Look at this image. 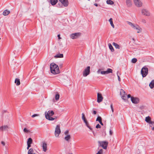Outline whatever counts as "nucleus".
<instances>
[{
	"mask_svg": "<svg viewBox=\"0 0 154 154\" xmlns=\"http://www.w3.org/2000/svg\"><path fill=\"white\" fill-rule=\"evenodd\" d=\"M50 69L51 73L54 74L60 73L59 67L54 63H52L50 65Z\"/></svg>",
	"mask_w": 154,
	"mask_h": 154,
	"instance_id": "1",
	"label": "nucleus"
},
{
	"mask_svg": "<svg viewBox=\"0 0 154 154\" xmlns=\"http://www.w3.org/2000/svg\"><path fill=\"white\" fill-rule=\"evenodd\" d=\"M54 114V112L52 110H49L48 112H45V115L46 118L50 121L54 120L55 119L57 118L56 117L55 118H53L51 117Z\"/></svg>",
	"mask_w": 154,
	"mask_h": 154,
	"instance_id": "2",
	"label": "nucleus"
},
{
	"mask_svg": "<svg viewBox=\"0 0 154 154\" xmlns=\"http://www.w3.org/2000/svg\"><path fill=\"white\" fill-rule=\"evenodd\" d=\"M127 23L133 29L136 30L137 33H139L141 32L142 29L137 24L134 25L133 23L129 21H127Z\"/></svg>",
	"mask_w": 154,
	"mask_h": 154,
	"instance_id": "3",
	"label": "nucleus"
},
{
	"mask_svg": "<svg viewBox=\"0 0 154 154\" xmlns=\"http://www.w3.org/2000/svg\"><path fill=\"white\" fill-rule=\"evenodd\" d=\"M148 68L145 66L143 67L141 70V73L143 77L146 76L148 73Z\"/></svg>",
	"mask_w": 154,
	"mask_h": 154,
	"instance_id": "4",
	"label": "nucleus"
},
{
	"mask_svg": "<svg viewBox=\"0 0 154 154\" xmlns=\"http://www.w3.org/2000/svg\"><path fill=\"white\" fill-rule=\"evenodd\" d=\"M98 143L102 148L104 149H106L108 145V143L107 141H99Z\"/></svg>",
	"mask_w": 154,
	"mask_h": 154,
	"instance_id": "5",
	"label": "nucleus"
},
{
	"mask_svg": "<svg viewBox=\"0 0 154 154\" xmlns=\"http://www.w3.org/2000/svg\"><path fill=\"white\" fill-rule=\"evenodd\" d=\"M60 125H57L56 126L55 131V135L56 137H58L59 134L61 133L60 129Z\"/></svg>",
	"mask_w": 154,
	"mask_h": 154,
	"instance_id": "6",
	"label": "nucleus"
},
{
	"mask_svg": "<svg viewBox=\"0 0 154 154\" xmlns=\"http://www.w3.org/2000/svg\"><path fill=\"white\" fill-rule=\"evenodd\" d=\"M90 67L88 66L86 68L83 72V75L84 77H86L90 73Z\"/></svg>",
	"mask_w": 154,
	"mask_h": 154,
	"instance_id": "7",
	"label": "nucleus"
},
{
	"mask_svg": "<svg viewBox=\"0 0 154 154\" xmlns=\"http://www.w3.org/2000/svg\"><path fill=\"white\" fill-rule=\"evenodd\" d=\"M134 2L135 5L138 7H141L143 3L140 0H134Z\"/></svg>",
	"mask_w": 154,
	"mask_h": 154,
	"instance_id": "8",
	"label": "nucleus"
},
{
	"mask_svg": "<svg viewBox=\"0 0 154 154\" xmlns=\"http://www.w3.org/2000/svg\"><path fill=\"white\" fill-rule=\"evenodd\" d=\"M80 35V33L77 32L72 34L70 35V36L71 38L73 39L77 38Z\"/></svg>",
	"mask_w": 154,
	"mask_h": 154,
	"instance_id": "9",
	"label": "nucleus"
},
{
	"mask_svg": "<svg viewBox=\"0 0 154 154\" xmlns=\"http://www.w3.org/2000/svg\"><path fill=\"white\" fill-rule=\"evenodd\" d=\"M120 94L122 98L124 100H125L127 94L122 89L120 90Z\"/></svg>",
	"mask_w": 154,
	"mask_h": 154,
	"instance_id": "10",
	"label": "nucleus"
},
{
	"mask_svg": "<svg viewBox=\"0 0 154 154\" xmlns=\"http://www.w3.org/2000/svg\"><path fill=\"white\" fill-rule=\"evenodd\" d=\"M103 99V97L102 94L99 93H98L97 94V102L100 103L102 102Z\"/></svg>",
	"mask_w": 154,
	"mask_h": 154,
	"instance_id": "11",
	"label": "nucleus"
},
{
	"mask_svg": "<svg viewBox=\"0 0 154 154\" xmlns=\"http://www.w3.org/2000/svg\"><path fill=\"white\" fill-rule=\"evenodd\" d=\"M131 100L132 103L135 104H137L139 102V99L136 97H131Z\"/></svg>",
	"mask_w": 154,
	"mask_h": 154,
	"instance_id": "12",
	"label": "nucleus"
},
{
	"mask_svg": "<svg viewBox=\"0 0 154 154\" xmlns=\"http://www.w3.org/2000/svg\"><path fill=\"white\" fill-rule=\"evenodd\" d=\"M112 69L108 68L107 70L106 71H102L101 72V74L103 75L108 74L109 73H112Z\"/></svg>",
	"mask_w": 154,
	"mask_h": 154,
	"instance_id": "13",
	"label": "nucleus"
},
{
	"mask_svg": "<svg viewBox=\"0 0 154 154\" xmlns=\"http://www.w3.org/2000/svg\"><path fill=\"white\" fill-rule=\"evenodd\" d=\"M10 127L7 125H4L0 127V131H4L8 130Z\"/></svg>",
	"mask_w": 154,
	"mask_h": 154,
	"instance_id": "14",
	"label": "nucleus"
},
{
	"mask_svg": "<svg viewBox=\"0 0 154 154\" xmlns=\"http://www.w3.org/2000/svg\"><path fill=\"white\" fill-rule=\"evenodd\" d=\"M141 12L142 14L144 15L148 16L150 15V13L146 9H143L141 11Z\"/></svg>",
	"mask_w": 154,
	"mask_h": 154,
	"instance_id": "15",
	"label": "nucleus"
},
{
	"mask_svg": "<svg viewBox=\"0 0 154 154\" xmlns=\"http://www.w3.org/2000/svg\"><path fill=\"white\" fill-rule=\"evenodd\" d=\"M62 4L65 7H67L69 5L68 0H59Z\"/></svg>",
	"mask_w": 154,
	"mask_h": 154,
	"instance_id": "16",
	"label": "nucleus"
},
{
	"mask_svg": "<svg viewBox=\"0 0 154 154\" xmlns=\"http://www.w3.org/2000/svg\"><path fill=\"white\" fill-rule=\"evenodd\" d=\"M47 143L45 142H43L42 144V148L43 149V150L44 152H45L47 151Z\"/></svg>",
	"mask_w": 154,
	"mask_h": 154,
	"instance_id": "17",
	"label": "nucleus"
},
{
	"mask_svg": "<svg viewBox=\"0 0 154 154\" xmlns=\"http://www.w3.org/2000/svg\"><path fill=\"white\" fill-rule=\"evenodd\" d=\"M145 121L146 122L149 124L151 121L150 117L149 116L146 117L145 118Z\"/></svg>",
	"mask_w": 154,
	"mask_h": 154,
	"instance_id": "18",
	"label": "nucleus"
},
{
	"mask_svg": "<svg viewBox=\"0 0 154 154\" xmlns=\"http://www.w3.org/2000/svg\"><path fill=\"white\" fill-rule=\"evenodd\" d=\"M71 136L69 134L67 135L66 136H65L64 137V139L65 140L67 141L68 142H69V141L70 139H71Z\"/></svg>",
	"mask_w": 154,
	"mask_h": 154,
	"instance_id": "19",
	"label": "nucleus"
},
{
	"mask_svg": "<svg viewBox=\"0 0 154 154\" xmlns=\"http://www.w3.org/2000/svg\"><path fill=\"white\" fill-rule=\"evenodd\" d=\"M126 3L127 6L128 7H130L132 5L131 2L130 0H126Z\"/></svg>",
	"mask_w": 154,
	"mask_h": 154,
	"instance_id": "20",
	"label": "nucleus"
},
{
	"mask_svg": "<svg viewBox=\"0 0 154 154\" xmlns=\"http://www.w3.org/2000/svg\"><path fill=\"white\" fill-rule=\"evenodd\" d=\"M149 86L151 89L154 87V79L152 80L149 84Z\"/></svg>",
	"mask_w": 154,
	"mask_h": 154,
	"instance_id": "21",
	"label": "nucleus"
},
{
	"mask_svg": "<svg viewBox=\"0 0 154 154\" xmlns=\"http://www.w3.org/2000/svg\"><path fill=\"white\" fill-rule=\"evenodd\" d=\"M15 83L17 85H19L20 84V82L19 79L16 78L15 80Z\"/></svg>",
	"mask_w": 154,
	"mask_h": 154,
	"instance_id": "22",
	"label": "nucleus"
},
{
	"mask_svg": "<svg viewBox=\"0 0 154 154\" xmlns=\"http://www.w3.org/2000/svg\"><path fill=\"white\" fill-rule=\"evenodd\" d=\"M10 11H8L7 10H5L3 12V14L5 16L8 15L10 13Z\"/></svg>",
	"mask_w": 154,
	"mask_h": 154,
	"instance_id": "23",
	"label": "nucleus"
},
{
	"mask_svg": "<svg viewBox=\"0 0 154 154\" xmlns=\"http://www.w3.org/2000/svg\"><path fill=\"white\" fill-rule=\"evenodd\" d=\"M28 154H35L34 153V150L32 148L30 149L28 152Z\"/></svg>",
	"mask_w": 154,
	"mask_h": 154,
	"instance_id": "24",
	"label": "nucleus"
},
{
	"mask_svg": "<svg viewBox=\"0 0 154 154\" xmlns=\"http://www.w3.org/2000/svg\"><path fill=\"white\" fill-rule=\"evenodd\" d=\"M82 119L83 120V121L85 123L88 122V121H87V120L86 119V118L85 117V114L83 113L82 114Z\"/></svg>",
	"mask_w": 154,
	"mask_h": 154,
	"instance_id": "25",
	"label": "nucleus"
},
{
	"mask_svg": "<svg viewBox=\"0 0 154 154\" xmlns=\"http://www.w3.org/2000/svg\"><path fill=\"white\" fill-rule=\"evenodd\" d=\"M63 57V54H59L56 55L54 57L56 58H62Z\"/></svg>",
	"mask_w": 154,
	"mask_h": 154,
	"instance_id": "26",
	"label": "nucleus"
},
{
	"mask_svg": "<svg viewBox=\"0 0 154 154\" xmlns=\"http://www.w3.org/2000/svg\"><path fill=\"white\" fill-rule=\"evenodd\" d=\"M57 2V0H51V3L52 5H55Z\"/></svg>",
	"mask_w": 154,
	"mask_h": 154,
	"instance_id": "27",
	"label": "nucleus"
},
{
	"mask_svg": "<svg viewBox=\"0 0 154 154\" xmlns=\"http://www.w3.org/2000/svg\"><path fill=\"white\" fill-rule=\"evenodd\" d=\"M112 45L114 46L116 48L119 49L120 48L119 45L116 43L114 42L112 43Z\"/></svg>",
	"mask_w": 154,
	"mask_h": 154,
	"instance_id": "28",
	"label": "nucleus"
},
{
	"mask_svg": "<svg viewBox=\"0 0 154 154\" xmlns=\"http://www.w3.org/2000/svg\"><path fill=\"white\" fill-rule=\"evenodd\" d=\"M109 21L110 22V24L112 26L113 28H114V25L113 23V22H112V18H110L109 20Z\"/></svg>",
	"mask_w": 154,
	"mask_h": 154,
	"instance_id": "29",
	"label": "nucleus"
},
{
	"mask_svg": "<svg viewBox=\"0 0 154 154\" xmlns=\"http://www.w3.org/2000/svg\"><path fill=\"white\" fill-rule=\"evenodd\" d=\"M108 46L109 49L111 50V51L113 52L114 51V49L111 44L110 43L108 44Z\"/></svg>",
	"mask_w": 154,
	"mask_h": 154,
	"instance_id": "30",
	"label": "nucleus"
},
{
	"mask_svg": "<svg viewBox=\"0 0 154 154\" xmlns=\"http://www.w3.org/2000/svg\"><path fill=\"white\" fill-rule=\"evenodd\" d=\"M32 138H29L28 140L27 143V144H28L29 143V144H31L32 143Z\"/></svg>",
	"mask_w": 154,
	"mask_h": 154,
	"instance_id": "31",
	"label": "nucleus"
},
{
	"mask_svg": "<svg viewBox=\"0 0 154 154\" xmlns=\"http://www.w3.org/2000/svg\"><path fill=\"white\" fill-rule=\"evenodd\" d=\"M86 126L91 130L92 131V129L91 127L90 126L89 124V122H87L86 123H85Z\"/></svg>",
	"mask_w": 154,
	"mask_h": 154,
	"instance_id": "32",
	"label": "nucleus"
},
{
	"mask_svg": "<svg viewBox=\"0 0 154 154\" xmlns=\"http://www.w3.org/2000/svg\"><path fill=\"white\" fill-rule=\"evenodd\" d=\"M106 3L109 5H112L114 4L113 2L111 0H108L106 1Z\"/></svg>",
	"mask_w": 154,
	"mask_h": 154,
	"instance_id": "33",
	"label": "nucleus"
},
{
	"mask_svg": "<svg viewBox=\"0 0 154 154\" xmlns=\"http://www.w3.org/2000/svg\"><path fill=\"white\" fill-rule=\"evenodd\" d=\"M60 95L58 94H57L55 95V99L56 100H58L59 98Z\"/></svg>",
	"mask_w": 154,
	"mask_h": 154,
	"instance_id": "34",
	"label": "nucleus"
},
{
	"mask_svg": "<svg viewBox=\"0 0 154 154\" xmlns=\"http://www.w3.org/2000/svg\"><path fill=\"white\" fill-rule=\"evenodd\" d=\"M137 61V60L136 58H133L131 60V62L133 63H136Z\"/></svg>",
	"mask_w": 154,
	"mask_h": 154,
	"instance_id": "35",
	"label": "nucleus"
},
{
	"mask_svg": "<svg viewBox=\"0 0 154 154\" xmlns=\"http://www.w3.org/2000/svg\"><path fill=\"white\" fill-rule=\"evenodd\" d=\"M96 121H98L99 122L102 121V118L100 116H98L97 119H96Z\"/></svg>",
	"mask_w": 154,
	"mask_h": 154,
	"instance_id": "36",
	"label": "nucleus"
},
{
	"mask_svg": "<svg viewBox=\"0 0 154 154\" xmlns=\"http://www.w3.org/2000/svg\"><path fill=\"white\" fill-rule=\"evenodd\" d=\"M103 152V150L101 149L96 154H102Z\"/></svg>",
	"mask_w": 154,
	"mask_h": 154,
	"instance_id": "37",
	"label": "nucleus"
},
{
	"mask_svg": "<svg viewBox=\"0 0 154 154\" xmlns=\"http://www.w3.org/2000/svg\"><path fill=\"white\" fill-rule=\"evenodd\" d=\"M23 131L25 132L28 133L29 132L28 130L26 128H25L23 129Z\"/></svg>",
	"mask_w": 154,
	"mask_h": 154,
	"instance_id": "38",
	"label": "nucleus"
},
{
	"mask_svg": "<svg viewBox=\"0 0 154 154\" xmlns=\"http://www.w3.org/2000/svg\"><path fill=\"white\" fill-rule=\"evenodd\" d=\"M101 128V126L99 124H98L96 126V128Z\"/></svg>",
	"mask_w": 154,
	"mask_h": 154,
	"instance_id": "39",
	"label": "nucleus"
},
{
	"mask_svg": "<svg viewBox=\"0 0 154 154\" xmlns=\"http://www.w3.org/2000/svg\"><path fill=\"white\" fill-rule=\"evenodd\" d=\"M118 72H117V75L118 77V80L119 82H120L121 81V79H120V77L118 75Z\"/></svg>",
	"mask_w": 154,
	"mask_h": 154,
	"instance_id": "40",
	"label": "nucleus"
},
{
	"mask_svg": "<svg viewBox=\"0 0 154 154\" xmlns=\"http://www.w3.org/2000/svg\"><path fill=\"white\" fill-rule=\"evenodd\" d=\"M38 116V114H34L33 115H32V118H34L35 116Z\"/></svg>",
	"mask_w": 154,
	"mask_h": 154,
	"instance_id": "41",
	"label": "nucleus"
},
{
	"mask_svg": "<svg viewBox=\"0 0 154 154\" xmlns=\"http://www.w3.org/2000/svg\"><path fill=\"white\" fill-rule=\"evenodd\" d=\"M69 132V131L68 130L66 131L64 133V134L65 135L67 134Z\"/></svg>",
	"mask_w": 154,
	"mask_h": 154,
	"instance_id": "42",
	"label": "nucleus"
},
{
	"mask_svg": "<svg viewBox=\"0 0 154 154\" xmlns=\"http://www.w3.org/2000/svg\"><path fill=\"white\" fill-rule=\"evenodd\" d=\"M27 149H29V147H31V144H29L28 143V144H27Z\"/></svg>",
	"mask_w": 154,
	"mask_h": 154,
	"instance_id": "43",
	"label": "nucleus"
},
{
	"mask_svg": "<svg viewBox=\"0 0 154 154\" xmlns=\"http://www.w3.org/2000/svg\"><path fill=\"white\" fill-rule=\"evenodd\" d=\"M142 22L144 23H146V20L144 19H142Z\"/></svg>",
	"mask_w": 154,
	"mask_h": 154,
	"instance_id": "44",
	"label": "nucleus"
},
{
	"mask_svg": "<svg viewBox=\"0 0 154 154\" xmlns=\"http://www.w3.org/2000/svg\"><path fill=\"white\" fill-rule=\"evenodd\" d=\"M113 134V132L111 130H109V134L111 135H112Z\"/></svg>",
	"mask_w": 154,
	"mask_h": 154,
	"instance_id": "45",
	"label": "nucleus"
},
{
	"mask_svg": "<svg viewBox=\"0 0 154 154\" xmlns=\"http://www.w3.org/2000/svg\"><path fill=\"white\" fill-rule=\"evenodd\" d=\"M1 143L3 146H5V143L4 141H2Z\"/></svg>",
	"mask_w": 154,
	"mask_h": 154,
	"instance_id": "46",
	"label": "nucleus"
},
{
	"mask_svg": "<svg viewBox=\"0 0 154 154\" xmlns=\"http://www.w3.org/2000/svg\"><path fill=\"white\" fill-rule=\"evenodd\" d=\"M92 113L94 114L95 115L97 113V112L95 110H94L93 111Z\"/></svg>",
	"mask_w": 154,
	"mask_h": 154,
	"instance_id": "47",
	"label": "nucleus"
},
{
	"mask_svg": "<svg viewBox=\"0 0 154 154\" xmlns=\"http://www.w3.org/2000/svg\"><path fill=\"white\" fill-rule=\"evenodd\" d=\"M151 124L152 125H154V122L151 121V122L149 124Z\"/></svg>",
	"mask_w": 154,
	"mask_h": 154,
	"instance_id": "48",
	"label": "nucleus"
},
{
	"mask_svg": "<svg viewBox=\"0 0 154 154\" xmlns=\"http://www.w3.org/2000/svg\"><path fill=\"white\" fill-rule=\"evenodd\" d=\"M131 95L130 94H128V95H127V97H128V98H129L130 97L131 98Z\"/></svg>",
	"mask_w": 154,
	"mask_h": 154,
	"instance_id": "49",
	"label": "nucleus"
},
{
	"mask_svg": "<svg viewBox=\"0 0 154 154\" xmlns=\"http://www.w3.org/2000/svg\"><path fill=\"white\" fill-rule=\"evenodd\" d=\"M57 36H58V39H61V38H60V35H59V34L58 35H57Z\"/></svg>",
	"mask_w": 154,
	"mask_h": 154,
	"instance_id": "50",
	"label": "nucleus"
},
{
	"mask_svg": "<svg viewBox=\"0 0 154 154\" xmlns=\"http://www.w3.org/2000/svg\"><path fill=\"white\" fill-rule=\"evenodd\" d=\"M102 125H103V123L102 122V121L100 122H99Z\"/></svg>",
	"mask_w": 154,
	"mask_h": 154,
	"instance_id": "51",
	"label": "nucleus"
},
{
	"mask_svg": "<svg viewBox=\"0 0 154 154\" xmlns=\"http://www.w3.org/2000/svg\"><path fill=\"white\" fill-rule=\"evenodd\" d=\"M110 107H111V109H112L113 108V106H112V104H111V105H110Z\"/></svg>",
	"mask_w": 154,
	"mask_h": 154,
	"instance_id": "52",
	"label": "nucleus"
},
{
	"mask_svg": "<svg viewBox=\"0 0 154 154\" xmlns=\"http://www.w3.org/2000/svg\"><path fill=\"white\" fill-rule=\"evenodd\" d=\"M110 107H111V109H112L113 108V106H112V104H111V105H110Z\"/></svg>",
	"mask_w": 154,
	"mask_h": 154,
	"instance_id": "53",
	"label": "nucleus"
},
{
	"mask_svg": "<svg viewBox=\"0 0 154 154\" xmlns=\"http://www.w3.org/2000/svg\"><path fill=\"white\" fill-rule=\"evenodd\" d=\"M94 5L95 6H98V4L97 3H95Z\"/></svg>",
	"mask_w": 154,
	"mask_h": 154,
	"instance_id": "54",
	"label": "nucleus"
},
{
	"mask_svg": "<svg viewBox=\"0 0 154 154\" xmlns=\"http://www.w3.org/2000/svg\"><path fill=\"white\" fill-rule=\"evenodd\" d=\"M6 112H7V111L6 110H3L2 111L3 113H4Z\"/></svg>",
	"mask_w": 154,
	"mask_h": 154,
	"instance_id": "55",
	"label": "nucleus"
},
{
	"mask_svg": "<svg viewBox=\"0 0 154 154\" xmlns=\"http://www.w3.org/2000/svg\"><path fill=\"white\" fill-rule=\"evenodd\" d=\"M152 130L154 131V127H152Z\"/></svg>",
	"mask_w": 154,
	"mask_h": 154,
	"instance_id": "56",
	"label": "nucleus"
},
{
	"mask_svg": "<svg viewBox=\"0 0 154 154\" xmlns=\"http://www.w3.org/2000/svg\"><path fill=\"white\" fill-rule=\"evenodd\" d=\"M100 69H99L98 70V71H97V72L98 73H99V72H100Z\"/></svg>",
	"mask_w": 154,
	"mask_h": 154,
	"instance_id": "57",
	"label": "nucleus"
},
{
	"mask_svg": "<svg viewBox=\"0 0 154 154\" xmlns=\"http://www.w3.org/2000/svg\"><path fill=\"white\" fill-rule=\"evenodd\" d=\"M111 110H112V112H113V111H114V110H113V108L112 109H111Z\"/></svg>",
	"mask_w": 154,
	"mask_h": 154,
	"instance_id": "58",
	"label": "nucleus"
},
{
	"mask_svg": "<svg viewBox=\"0 0 154 154\" xmlns=\"http://www.w3.org/2000/svg\"><path fill=\"white\" fill-rule=\"evenodd\" d=\"M1 39V38H0V40Z\"/></svg>",
	"mask_w": 154,
	"mask_h": 154,
	"instance_id": "59",
	"label": "nucleus"
}]
</instances>
